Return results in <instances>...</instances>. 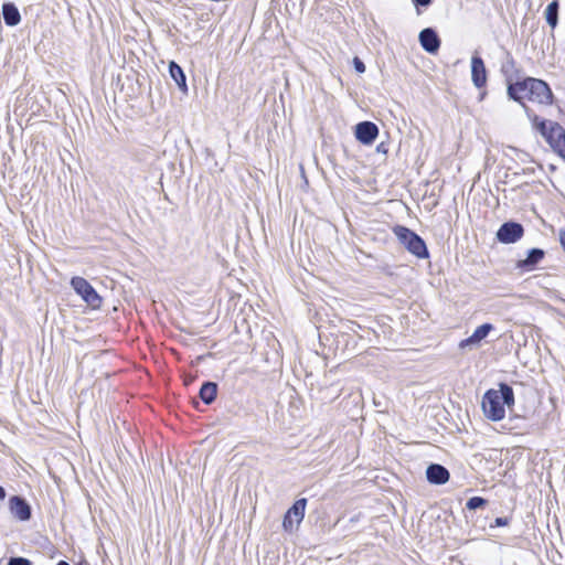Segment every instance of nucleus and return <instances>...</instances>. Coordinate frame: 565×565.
<instances>
[{
    "instance_id": "16",
    "label": "nucleus",
    "mask_w": 565,
    "mask_h": 565,
    "mask_svg": "<svg viewBox=\"0 0 565 565\" xmlns=\"http://www.w3.org/2000/svg\"><path fill=\"white\" fill-rule=\"evenodd\" d=\"M2 14L7 25L14 26L21 21L20 12L13 3H4Z\"/></svg>"
},
{
    "instance_id": "24",
    "label": "nucleus",
    "mask_w": 565,
    "mask_h": 565,
    "mask_svg": "<svg viewBox=\"0 0 565 565\" xmlns=\"http://www.w3.org/2000/svg\"><path fill=\"white\" fill-rule=\"evenodd\" d=\"M494 524L495 526H504L508 524V520L505 518H497Z\"/></svg>"
},
{
    "instance_id": "19",
    "label": "nucleus",
    "mask_w": 565,
    "mask_h": 565,
    "mask_svg": "<svg viewBox=\"0 0 565 565\" xmlns=\"http://www.w3.org/2000/svg\"><path fill=\"white\" fill-rule=\"evenodd\" d=\"M545 19L551 28H555L558 22V2L552 1L545 9Z\"/></svg>"
},
{
    "instance_id": "13",
    "label": "nucleus",
    "mask_w": 565,
    "mask_h": 565,
    "mask_svg": "<svg viewBox=\"0 0 565 565\" xmlns=\"http://www.w3.org/2000/svg\"><path fill=\"white\" fill-rule=\"evenodd\" d=\"M426 477L430 483L444 484L449 480V471L441 465L431 463L427 467Z\"/></svg>"
},
{
    "instance_id": "18",
    "label": "nucleus",
    "mask_w": 565,
    "mask_h": 565,
    "mask_svg": "<svg viewBox=\"0 0 565 565\" xmlns=\"http://www.w3.org/2000/svg\"><path fill=\"white\" fill-rule=\"evenodd\" d=\"M217 394V385L214 382H205L200 390V397L205 404L214 402Z\"/></svg>"
},
{
    "instance_id": "23",
    "label": "nucleus",
    "mask_w": 565,
    "mask_h": 565,
    "mask_svg": "<svg viewBox=\"0 0 565 565\" xmlns=\"http://www.w3.org/2000/svg\"><path fill=\"white\" fill-rule=\"evenodd\" d=\"M559 244L565 253V231L561 230L558 233Z\"/></svg>"
},
{
    "instance_id": "20",
    "label": "nucleus",
    "mask_w": 565,
    "mask_h": 565,
    "mask_svg": "<svg viewBox=\"0 0 565 565\" xmlns=\"http://www.w3.org/2000/svg\"><path fill=\"white\" fill-rule=\"evenodd\" d=\"M486 504H487V501L483 498L472 497L467 501L466 507L468 510H476V509L484 507Z\"/></svg>"
},
{
    "instance_id": "10",
    "label": "nucleus",
    "mask_w": 565,
    "mask_h": 565,
    "mask_svg": "<svg viewBox=\"0 0 565 565\" xmlns=\"http://www.w3.org/2000/svg\"><path fill=\"white\" fill-rule=\"evenodd\" d=\"M471 79L476 87L481 88L487 83V71L482 58L478 55L471 58Z\"/></svg>"
},
{
    "instance_id": "6",
    "label": "nucleus",
    "mask_w": 565,
    "mask_h": 565,
    "mask_svg": "<svg viewBox=\"0 0 565 565\" xmlns=\"http://www.w3.org/2000/svg\"><path fill=\"white\" fill-rule=\"evenodd\" d=\"M306 505L307 500L299 499L288 509L282 521V526L286 531L291 532L295 526L299 525L305 516Z\"/></svg>"
},
{
    "instance_id": "12",
    "label": "nucleus",
    "mask_w": 565,
    "mask_h": 565,
    "mask_svg": "<svg viewBox=\"0 0 565 565\" xmlns=\"http://www.w3.org/2000/svg\"><path fill=\"white\" fill-rule=\"evenodd\" d=\"M493 329L494 327L491 323H483L479 326L469 338L459 343V347L463 349L466 347L478 345Z\"/></svg>"
},
{
    "instance_id": "1",
    "label": "nucleus",
    "mask_w": 565,
    "mask_h": 565,
    "mask_svg": "<svg viewBox=\"0 0 565 565\" xmlns=\"http://www.w3.org/2000/svg\"><path fill=\"white\" fill-rule=\"evenodd\" d=\"M514 405V393L508 384L501 383L499 390H489L482 398V411L484 416L493 422L504 418L505 406Z\"/></svg>"
},
{
    "instance_id": "3",
    "label": "nucleus",
    "mask_w": 565,
    "mask_h": 565,
    "mask_svg": "<svg viewBox=\"0 0 565 565\" xmlns=\"http://www.w3.org/2000/svg\"><path fill=\"white\" fill-rule=\"evenodd\" d=\"M71 286L75 292L93 309H98L102 305V298L93 286L83 277H73Z\"/></svg>"
},
{
    "instance_id": "22",
    "label": "nucleus",
    "mask_w": 565,
    "mask_h": 565,
    "mask_svg": "<svg viewBox=\"0 0 565 565\" xmlns=\"http://www.w3.org/2000/svg\"><path fill=\"white\" fill-rule=\"evenodd\" d=\"M353 65H354V68H355V71L358 73H364L365 72V65H364V63L359 57H354Z\"/></svg>"
},
{
    "instance_id": "17",
    "label": "nucleus",
    "mask_w": 565,
    "mask_h": 565,
    "mask_svg": "<svg viewBox=\"0 0 565 565\" xmlns=\"http://www.w3.org/2000/svg\"><path fill=\"white\" fill-rule=\"evenodd\" d=\"M169 71H170L171 77L175 81L179 88L183 93H186L188 87H186L185 75L183 73V70L174 62H171L169 65Z\"/></svg>"
},
{
    "instance_id": "4",
    "label": "nucleus",
    "mask_w": 565,
    "mask_h": 565,
    "mask_svg": "<svg viewBox=\"0 0 565 565\" xmlns=\"http://www.w3.org/2000/svg\"><path fill=\"white\" fill-rule=\"evenodd\" d=\"M530 95L529 100L543 104V105H550L552 104L553 94L548 85L541 81L533 77H530Z\"/></svg>"
},
{
    "instance_id": "27",
    "label": "nucleus",
    "mask_w": 565,
    "mask_h": 565,
    "mask_svg": "<svg viewBox=\"0 0 565 565\" xmlns=\"http://www.w3.org/2000/svg\"><path fill=\"white\" fill-rule=\"evenodd\" d=\"M6 498V491L4 489L0 486V502L3 501Z\"/></svg>"
},
{
    "instance_id": "9",
    "label": "nucleus",
    "mask_w": 565,
    "mask_h": 565,
    "mask_svg": "<svg viewBox=\"0 0 565 565\" xmlns=\"http://www.w3.org/2000/svg\"><path fill=\"white\" fill-rule=\"evenodd\" d=\"M419 43L422 47L430 54L436 53L440 46V40L437 33L430 28L420 31Z\"/></svg>"
},
{
    "instance_id": "15",
    "label": "nucleus",
    "mask_w": 565,
    "mask_h": 565,
    "mask_svg": "<svg viewBox=\"0 0 565 565\" xmlns=\"http://www.w3.org/2000/svg\"><path fill=\"white\" fill-rule=\"evenodd\" d=\"M550 142L555 150L565 158V131L561 126H556L552 129L550 135Z\"/></svg>"
},
{
    "instance_id": "11",
    "label": "nucleus",
    "mask_w": 565,
    "mask_h": 565,
    "mask_svg": "<svg viewBox=\"0 0 565 565\" xmlns=\"http://www.w3.org/2000/svg\"><path fill=\"white\" fill-rule=\"evenodd\" d=\"M9 503L11 513L20 521H28L31 518V508L21 497L10 498Z\"/></svg>"
},
{
    "instance_id": "25",
    "label": "nucleus",
    "mask_w": 565,
    "mask_h": 565,
    "mask_svg": "<svg viewBox=\"0 0 565 565\" xmlns=\"http://www.w3.org/2000/svg\"><path fill=\"white\" fill-rule=\"evenodd\" d=\"M417 6L427 7L430 4L431 0H413Z\"/></svg>"
},
{
    "instance_id": "14",
    "label": "nucleus",
    "mask_w": 565,
    "mask_h": 565,
    "mask_svg": "<svg viewBox=\"0 0 565 565\" xmlns=\"http://www.w3.org/2000/svg\"><path fill=\"white\" fill-rule=\"evenodd\" d=\"M544 257V250L540 248H532L529 250L527 257L516 263V267L521 269H533Z\"/></svg>"
},
{
    "instance_id": "5",
    "label": "nucleus",
    "mask_w": 565,
    "mask_h": 565,
    "mask_svg": "<svg viewBox=\"0 0 565 565\" xmlns=\"http://www.w3.org/2000/svg\"><path fill=\"white\" fill-rule=\"evenodd\" d=\"M524 228L520 223L505 222L497 231V239L502 244H513L522 238Z\"/></svg>"
},
{
    "instance_id": "2",
    "label": "nucleus",
    "mask_w": 565,
    "mask_h": 565,
    "mask_svg": "<svg viewBox=\"0 0 565 565\" xmlns=\"http://www.w3.org/2000/svg\"><path fill=\"white\" fill-rule=\"evenodd\" d=\"M393 231L409 253L419 258L428 257L426 244L416 233L404 226H396Z\"/></svg>"
},
{
    "instance_id": "7",
    "label": "nucleus",
    "mask_w": 565,
    "mask_h": 565,
    "mask_svg": "<svg viewBox=\"0 0 565 565\" xmlns=\"http://www.w3.org/2000/svg\"><path fill=\"white\" fill-rule=\"evenodd\" d=\"M355 138L363 145H371L379 136V128L372 121H362L355 126Z\"/></svg>"
},
{
    "instance_id": "21",
    "label": "nucleus",
    "mask_w": 565,
    "mask_h": 565,
    "mask_svg": "<svg viewBox=\"0 0 565 565\" xmlns=\"http://www.w3.org/2000/svg\"><path fill=\"white\" fill-rule=\"evenodd\" d=\"M8 565H31L30 561L23 557H13Z\"/></svg>"
},
{
    "instance_id": "28",
    "label": "nucleus",
    "mask_w": 565,
    "mask_h": 565,
    "mask_svg": "<svg viewBox=\"0 0 565 565\" xmlns=\"http://www.w3.org/2000/svg\"><path fill=\"white\" fill-rule=\"evenodd\" d=\"M57 565H70V564H68L67 562H65V561H60V562L57 563Z\"/></svg>"
},
{
    "instance_id": "26",
    "label": "nucleus",
    "mask_w": 565,
    "mask_h": 565,
    "mask_svg": "<svg viewBox=\"0 0 565 565\" xmlns=\"http://www.w3.org/2000/svg\"><path fill=\"white\" fill-rule=\"evenodd\" d=\"M376 151L377 152H382V153H386V147L384 143H380L377 147H376Z\"/></svg>"
},
{
    "instance_id": "8",
    "label": "nucleus",
    "mask_w": 565,
    "mask_h": 565,
    "mask_svg": "<svg viewBox=\"0 0 565 565\" xmlns=\"http://www.w3.org/2000/svg\"><path fill=\"white\" fill-rule=\"evenodd\" d=\"M530 77L525 78L524 81L516 82V83H510L508 82V96L518 102L523 103L524 99L529 100L530 90Z\"/></svg>"
}]
</instances>
